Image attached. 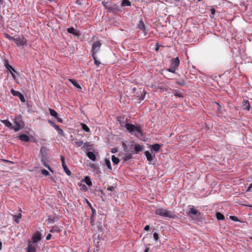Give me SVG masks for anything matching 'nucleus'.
<instances>
[{
  "instance_id": "nucleus-1",
  "label": "nucleus",
  "mask_w": 252,
  "mask_h": 252,
  "mask_svg": "<svg viewBox=\"0 0 252 252\" xmlns=\"http://www.w3.org/2000/svg\"><path fill=\"white\" fill-rule=\"evenodd\" d=\"M125 127L129 132L132 134H134L136 137H139L142 134L140 128L134 126V125L126 124L125 125Z\"/></svg>"
},
{
  "instance_id": "nucleus-2",
  "label": "nucleus",
  "mask_w": 252,
  "mask_h": 252,
  "mask_svg": "<svg viewBox=\"0 0 252 252\" xmlns=\"http://www.w3.org/2000/svg\"><path fill=\"white\" fill-rule=\"evenodd\" d=\"M156 214L160 216L174 219L176 215L172 212L163 208H158L155 211Z\"/></svg>"
},
{
  "instance_id": "nucleus-3",
  "label": "nucleus",
  "mask_w": 252,
  "mask_h": 252,
  "mask_svg": "<svg viewBox=\"0 0 252 252\" xmlns=\"http://www.w3.org/2000/svg\"><path fill=\"white\" fill-rule=\"evenodd\" d=\"M22 117L21 115H19L16 117L14 119V123L15 124V126H14L13 130L16 132L19 130L22 127Z\"/></svg>"
},
{
  "instance_id": "nucleus-4",
  "label": "nucleus",
  "mask_w": 252,
  "mask_h": 252,
  "mask_svg": "<svg viewBox=\"0 0 252 252\" xmlns=\"http://www.w3.org/2000/svg\"><path fill=\"white\" fill-rule=\"evenodd\" d=\"M13 41L18 46H24L27 44V39L23 36H18L14 38Z\"/></svg>"
},
{
  "instance_id": "nucleus-5",
  "label": "nucleus",
  "mask_w": 252,
  "mask_h": 252,
  "mask_svg": "<svg viewBox=\"0 0 252 252\" xmlns=\"http://www.w3.org/2000/svg\"><path fill=\"white\" fill-rule=\"evenodd\" d=\"M146 94V92L145 90L141 88L134 94V95L136 96V97L138 98V100H142L144 99Z\"/></svg>"
},
{
  "instance_id": "nucleus-6",
  "label": "nucleus",
  "mask_w": 252,
  "mask_h": 252,
  "mask_svg": "<svg viewBox=\"0 0 252 252\" xmlns=\"http://www.w3.org/2000/svg\"><path fill=\"white\" fill-rule=\"evenodd\" d=\"M101 46V43L99 41H96L94 42L92 45V54H94V55H96V54L99 50Z\"/></svg>"
},
{
  "instance_id": "nucleus-7",
  "label": "nucleus",
  "mask_w": 252,
  "mask_h": 252,
  "mask_svg": "<svg viewBox=\"0 0 252 252\" xmlns=\"http://www.w3.org/2000/svg\"><path fill=\"white\" fill-rule=\"evenodd\" d=\"M10 92L14 96H18L22 102L25 101L24 95L20 92L15 91L13 89H11Z\"/></svg>"
},
{
  "instance_id": "nucleus-8",
  "label": "nucleus",
  "mask_w": 252,
  "mask_h": 252,
  "mask_svg": "<svg viewBox=\"0 0 252 252\" xmlns=\"http://www.w3.org/2000/svg\"><path fill=\"white\" fill-rule=\"evenodd\" d=\"M61 162H62V165L63 168L64 172L67 175H69V176L70 175L71 172L69 171V170L68 169L67 166L65 164V159H64V158L63 156H61Z\"/></svg>"
},
{
  "instance_id": "nucleus-9",
  "label": "nucleus",
  "mask_w": 252,
  "mask_h": 252,
  "mask_svg": "<svg viewBox=\"0 0 252 252\" xmlns=\"http://www.w3.org/2000/svg\"><path fill=\"white\" fill-rule=\"evenodd\" d=\"M41 234L40 232H37L35 233L32 237V242L36 243L41 240Z\"/></svg>"
},
{
  "instance_id": "nucleus-10",
  "label": "nucleus",
  "mask_w": 252,
  "mask_h": 252,
  "mask_svg": "<svg viewBox=\"0 0 252 252\" xmlns=\"http://www.w3.org/2000/svg\"><path fill=\"white\" fill-rule=\"evenodd\" d=\"M49 111L50 114L52 116H53L54 117H55L57 119L58 122H59L60 123H62L63 121H62V119L58 117V114L55 110H54L51 108H49Z\"/></svg>"
},
{
  "instance_id": "nucleus-11",
  "label": "nucleus",
  "mask_w": 252,
  "mask_h": 252,
  "mask_svg": "<svg viewBox=\"0 0 252 252\" xmlns=\"http://www.w3.org/2000/svg\"><path fill=\"white\" fill-rule=\"evenodd\" d=\"M180 64V60L178 57H176L175 58H173L171 60V65L176 68L177 69L178 67Z\"/></svg>"
},
{
  "instance_id": "nucleus-12",
  "label": "nucleus",
  "mask_w": 252,
  "mask_h": 252,
  "mask_svg": "<svg viewBox=\"0 0 252 252\" xmlns=\"http://www.w3.org/2000/svg\"><path fill=\"white\" fill-rule=\"evenodd\" d=\"M242 107L244 110L249 111L251 108L249 101L247 99H244L242 102Z\"/></svg>"
},
{
  "instance_id": "nucleus-13",
  "label": "nucleus",
  "mask_w": 252,
  "mask_h": 252,
  "mask_svg": "<svg viewBox=\"0 0 252 252\" xmlns=\"http://www.w3.org/2000/svg\"><path fill=\"white\" fill-rule=\"evenodd\" d=\"M4 64L8 72L12 71L14 72H16L15 69L13 68L10 64H9L7 60H5Z\"/></svg>"
},
{
  "instance_id": "nucleus-14",
  "label": "nucleus",
  "mask_w": 252,
  "mask_h": 252,
  "mask_svg": "<svg viewBox=\"0 0 252 252\" xmlns=\"http://www.w3.org/2000/svg\"><path fill=\"white\" fill-rule=\"evenodd\" d=\"M62 231V227L57 225H55L52 226L51 229L50 230V232L51 233H59Z\"/></svg>"
},
{
  "instance_id": "nucleus-15",
  "label": "nucleus",
  "mask_w": 252,
  "mask_h": 252,
  "mask_svg": "<svg viewBox=\"0 0 252 252\" xmlns=\"http://www.w3.org/2000/svg\"><path fill=\"white\" fill-rule=\"evenodd\" d=\"M27 252H36V246L32 245L31 244V242H29Z\"/></svg>"
},
{
  "instance_id": "nucleus-16",
  "label": "nucleus",
  "mask_w": 252,
  "mask_h": 252,
  "mask_svg": "<svg viewBox=\"0 0 252 252\" xmlns=\"http://www.w3.org/2000/svg\"><path fill=\"white\" fill-rule=\"evenodd\" d=\"M137 28L142 30L143 32H145V26L142 19H141L139 21V23L137 26Z\"/></svg>"
},
{
  "instance_id": "nucleus-17",
  "label": "nucleus",
  "mask_w": 252,
  "mask_h": 252,
  "mask_svg": "<svg viewBox=\"0 0 252 252\" xmlns=\"http://www.w3.org/2000/svg\"><path fill=\"white\" fill-rule=\"evenodd\" d=\"M161 145L159 144H154L151 146V150H153L155 152H158L160 148H161Z\"/></svg>"
},
{
  "instance_id": "nucleus-18",
  "label": "nucleus",
  "mask_w": 252,
  "mask_h": 252,
  "mask_svg": "<svg viewBox=\"0 0 252 252\" xmlns=\"http://www.w3.org/2000/svg\"><path fill=\"white\" fill-rule=\"evenodd\" d=\"M1 122L9 129H13L14 127L12 126V124L8 120H2Z\"/></svg>"
},
{
  "instance_id": "nucleus-19",
  "label": "nucleus",
  "mask_w": 252,
  "mask_h": 252,
  "mask_svg": "<svg viewBox=\"0 0 252 252\" xmlns=\"http://www.w3.org/2000/svg\"><path fill=\"white\" fill-rule=\"evenodd\" d=\"M145 155L147 159L151 161L153 159V158L155 157V155H154L153 156L148 151H146L145 152Z\"/></svg>"
},
{
  "instance_id": "nucleus-20",
  "label": "nucleus",
  "mask_w": 252,
  "mask_h": 252,
  "mask_svg": "<svg viewBox=\"0 0 252 252\" xmlns=\"http://www.w3.org/2000/svg\"><path fill=\"white\" fill-rule=\"evenodd\" d=\"M19 138L21 141H25V142H28L30 140L29 137L27 135L25 134H21L19 136Z\"/></svg>"
},
{
  "instance_id": "nucleus-21",
  "label": "nucleus",
  "mask_w": 252,
  "mask_h": 252,
  "mask_svg": "<svg viewBox=\"0 0 252 252\" xmlns=\"http://www.w3.org/2000/svg\"><path fill=\"white\" fill-rule=\"evenodd\" d=\"M67 31L68 33L72 34L74 35H76V36L79 35V34L78 33V32H76V31L74 29V28H73L72 27L68 28L67 30Z\"/></svg>"
},
{
  "instance_id": "nucleus-22",
  "label": "nucleus",
  "mask_w": 252,
  "mask_h": 252,
  "mask_svg": "<svg viewBox=\"0 0 252 252\" xmlns=\"http://www.w3.org/2000/svg\"><path fill=\"white\" fill-rule=\"evenodd\" d=\"M12 216L14 220V221L17 223H19L20 222V219L22 218V214L20 213L18 215H12Z\"/></svg>"
},
{
  "instance_id": "nucleus-23",
  "label": "nucleus",
  "mask_w": 252,
  "mask_h": 252,
  "mask_svg": "<svg viewBox=\"0 0 252 252\" xmlns=\"http://www.w3.org/2000/svg\"><path fill=\"white\" fill-rule=\"evenodd\" d=\"M88 157L93 161L96 160V157L95 154L92 152H88L87 154Z\"/></svg>"
},
{
  "instance_id": "nucleus-24",
  "label": "nucleus",
  "mask_w": 252,
  "mask_h": 252,
  "mask_svg": "<svg viewBox=\"0 0 252 252\" xmlns=\"http://www.w3.org/2000/svg\"><path fill=\"white\" fill-rule=\"evenodd\" d=\"M56 219L57 218L54 216H49L47 220V222L48 224L53 223L56 221Z\"/></svg>"
},
{
  "instance_id": "nucleus-25",
  "label": "nucleus",
  "mask_w": 252,
  "mask_h": 252,
  "mask_svg": "<svg viewBox=\"0 0 252 252\" xmlns=\"http://www.w3.org/2000/svg\"><path fill=\"white\" fill-rule=\"evenodd\" d=\"M78 186L80 188V189L83 191H87L88 190V188L86 186L83 184L82 182H80L78 183Z\"/></svg>"
},
{
  "instance_id": "nucleus-26",
  "label": "nucleus",
  "mask_w": 252,
  "mask_h": 252,
  "mask_svg": "<svg viewBox=\"0 0 252 252\" xmlns=\"http://www.w3.org/2000/svg\"><path fill=\"white\" fill-rule=\"evenodd\" d=\"M69 81L72 83L73 86L77 89L81 90V87L79 84L77 83L76 80L73 79H69Z\"/></svg>"
},
{
  "instance_id": "nucleus-27",
  "label": "nucleus",
  "mask_w": 252,
  "mask_h": 252,
  "mask_svg": "<svg viewBox=\"0 0 252 252\" xmlns=\"http://www.w3.org/2000/svg\"><path fill=\"white\" fill-rule=\"evenodd\" d=\"M41 162L42 163V164L44 165V166L45 167H46V168H48V169L51 172L53 173V169L51 168V167L46 163V161H45V160L43 158H42L41 159Z\"/></svg>"
},
{
  "instance_id": "nucleus-28",
  "label": "nucleus",
  "mask_w": 252,
  "mask_h": 252,
  "mask_svg": "<svg viewBox=\"0 0 252 252\" xmlns=\"http://www.w3.org/2000/svg\"><path fill=\"white\" fill-rule=\"evenodd\" d=\"M84 181L86 183V184L89 186H91L92 185V182L88 176H86L84 179Z\"/></svg>"
},
{
  "instance_id": "nucleus-29",
  "label": "nucleus",
  "mask_w": 252,
  "mask_h": 252,
  "mask_svg": "<svg viewBox=\"0 0 252 252\" xmlns=\"http://www.w3.org/2000/svg\"><path fill=\"white\" fill-rule=\"evenodd\" d=\"M216 218L218 220H224V216L223 214L220 212H217L216 214Z\"/></svg>"
},
{
  "instance_id": "nucleus-30",
  "label": "nucleus",
  "mask_w": 252,
  "mask_h": 252,
  "mask_svg": "<svg viewBox=\"0 0 252 252\" xmlns=\"http://www.w3.org/2000/svg\"><path fill=\"white\" fill-rule=\"evenodd\" d=\"M197 213H198L196 209H195L193 207H192L190 209L189 214V216H191V215H197Z\"/></svg>"
},
{
  "instance_id": "nucleus-31",
  "label": "nucleus",
  "mask_w": 252,
  "mask_h": 252,
  "mask_svg": "<svg viewBox=\"0 0 252 252\" xmlns=\"http://www.w3.org/2000/svg\"><path fill=\"white\" fill-rule=\"evenodd\" d=\"M82 128L86 132H90V130L89 127L85 124L81 123Z\"/></svg>"
},
{
  "instance_id": "nucleus-32",
  "label": "nucleus",
  "mask_w": 252,
  "mask_h": 252,
  "mask_svg": "<svg viewBox=\"0 0 252 252\" xmlns=\"http://www.w3.org/2000/svg\"><path fill=\"white\" fill-rule=\"evenodd\" d=\"M92 57L94 60L95 64L96 65H99L100 64V62L97 59L96 55H94V54H92Z\"/></svg>"
},
{
  "instance_id": "nucleus-33",
  "label": "nucleus",
  "mask_w": 252,
  "mask_h": 252,
  "mask_svg": "<svg viewBox=\"0 0 252 252\" xmlns=\"http://www.w3.org/2000/svg\"><path fill=\"white\" fill-rule=\"evenodd\" d=\"M112 162L115 164H117L119 161H120V160L118 158H117V157H116L115 156L113 155L112 156Z\"/></svg>"
},
{
  "instance_id": "nucleus-34",
  "label": "nucleus",
  "mask_w": 252,
  "mask_h": 252,
  "mask_svg": "<svg viewBox=\"0 0 252 252\" xmlns=\"http://www.w3.org/2000/svg\"><path fill=\"white\" fill-rule=\"evenodd\" d=\"M54 127L58 131L59 134L62 135L63 134V131L60 128L59 126L55 125Z\"/></svg>"
},
{
  "instance_id": "nucleus-35",
  "label": "nucleus",
  "mask_w": 252,
  "mask_h": 252,
  "mask_svg": "<svg viewBox=\"0 0 252 252\" xmlns=\"http://www.w3.org/2000/svg\"><path fill=\"white\" fill-rule=\"evenodd\" d=\"M177 68L171 66L170 65V67L167 69V70L171 73H175L176 72V71L177 70Z\"/></svg>"
},
{
  "instance_id": "nucleus-36",
  "label": "nucleus",
  "mask_w": 252,
  "mask_h": 252,
  "mask_svg": "<svg viewBox=\"0 0 252 252\" xmlns=\"http://www.w3.org/2000/svg\"><path fill=\"white\" fill-rule=\"evenodd\" d=\"M122 4L123 6H130L131 5V3L128 0H123Z\"/></svg>"
},
{
  "instance_id": "nucleus-37",
  "label": "nucleus",
  "mask_w": 252,
  "mask_h": 252,
  "mask_svg": "<svg viewBox=\"0 0 252 252\" xmlns=\"http://www.w3.org/2000/svg\"><path fill=\"white\" fill-rule=\"evenodd\" d=\"M176 84L179 85L184 86L186 85V82L183 79H181L176 81Z\"/></svg>"
},
{
  "instance_id": "nucleus-38",
  "label": "nucleus",
  "mask_w": 252,
  "mask_h": 252,
  "mask_svg": "<svg viewBox=\"0 0 252 252\" xmlns=\"http://www.w3.org/2000/svg\"><path fill=\"white\" fill-rule=\"evenodd\" d=\"M4 37L5 38H6L7 39L10 40H11V41H14V37H12L11 36H10V35H9L8 33H4Z\"/></svg>"
},
{
  "instance_id": "nucleus-39",
  "label": "nucleus",
  "mask_w": 252,
  "mask_h": 252,
  "mask_svg": "<svg viewBox=\"0 0 252 252\" xmlns=\"http://www.w3.org/2000/svg\"><path fill=\"white\" fill-rule=\"evenodd\" d=\"M134 149L137 152H138L141 151L143 150V148L141 146L139 145H136L135 146Z\"/></svg>"
},
{
  "instance_id": "nucleus-40",
  "label": "nucleus",
  "mask_w": 252,
  "mask_h": 252,
  "mask_svg": "<svg viewBox=\"0 0 252 252\" xmlns=\"http://www.w3.org/2000/svg\"><path fill=\"white\" fill-rule=\"evenodd\" d=\"M90 146V145L89 142H86L83 143L82 149H85V150H89V147Z\"/></svg>"
},
{
  "instance_id": "nucleus-41",
  "label": "nucleus",
  "mask_w": 252,
  "mask_h": 252,
  "mask_svg": "<svg viewBox=\"0 0 252 252\" xmlns=\"http://www.w3.org/2000/svg\"><path fill=\"white\" fill-rule=\"evenodd\" d=\"M76 147H81L83 144V142L82 140L77 141L75 142Z\"/></svg>"
},
{
  "instance_id": "nucleus-42",
  "label": "nucleus",
  "mask_w": 252,
  "mask_h": 252,
  "mask_svg": "<svg viewBox=\"0 0 252 252\" xmlns=\"http://www.w3.org/2000/svg\"><path fill=\"white\" fill-rule=\"evenodd\" d=\"M132 158V155L131 154H127L124 158V159L125 161H127L131 159Z\"/></svg>"
},
{
  "instance_id": "nucleus-43",
  "label": "nucleus",
  "mask_w": 252,
  "mask_h": 252,
  "mask_svg": "<svg viewBox=\"0 0 252 252\" xmlns=\"http://www.w3.org/2000/svg\"><path fill=\"white\" fill-rule=\"evenodd\" d=\"M41 173L45 176H47L49 175V172L46 169H43L41 170Z\"/></svg>"
},
{
  "instance_id": "nucleus-44",
  "label": "nucleus",
  "mask_w": 252,
  "mask_h": 252,
  "mask_svg": "<svg viewBox=\"0 0 252 252\" xmlns=\"http://www.w3.org/2000/svg\"><path fill=\"white\" fill-rule=\"evenodd\" d=\"M106 164L108 168L111 169V163L110 161L108 159H106Z\"/></svg>"
},
{
  "instance_id": "nucleus-45",
  "label": "nucleus",
  "mask_w": 252,
  "mask_h": 252,
  "mask_svg": "<svg viewBox=\"0 0 252 252\" xmlns=\"http://www.w3.org/2000/svg\"><path fill=\"white\" fill-rule=\"evenodd\" d=\"M153 237L155 239V240H158V239H159V237H158V235L157 233L155 232L153 234Z\"/></svg>"
},
{
  "instance_id": "nucleus-46",
  "label": "nucleus",
  "mask_w": 252,
  "mask_h": 252,
  "mask_svg": "<svg viewBox=\"0 0 252 252\" xmlns=\"http://www.w3.org/2000/svg\"><path fill=\"white\" fill-rule=\"evenodd\" d=\"M230 219L233 220V221H238V220L237 219V218L235 216H230Z\"/></svg>"
},
{
  "instance_id": "nucleus-47",
  "label": "nucleus",
  "mask_w": 252,
  "mask_h": 252,
  "mask_svg": "<svg viewBox=\"0 0 252 252\" xmlns=\"http://www.w3.org/2000/svg\"><path fill=\"white\" fill-rule=\"evenodd\" d=\"M174 94L175 96H179V97H181L182 96V95L181 93H179L178 91H175L174 93Z\"/></svg>"
},
{
  "instance_id": "nucleus-48",
  "label": "nucleus",
  "mask_w": 252,
  "mask_h": 252,
  "mask_svg": "<svg viewBox=\"0 0 252 252\" xmlns=\"http://www.w3.org/2000/svg\"><path fill=\"white\" fill-rule=\"evenodd\" d=\"M115 188H116V187L109 186V187H108L107 190H109V191H113V190H114Z\"/></svg>"
},
{
  "instance_id": "nucleus-49",
  "label": "nucleus",
  "mask_w": 252,
  "mask_h": 252,
  "mask_svg": "<svg viewBox=\"0 0 252 252\" xmlns=\"http://www.w3.org/2000/svg\"><path fill=\"white\" fill-rule=\"evenodd\" d=\"M94 216H93V215H92V216L91 217V221H90V223L92 225H94Z\"/></svg>"
},
{
  "instance_id": "nucleus-50",
  "label": "nucleus",
  "mask_w": 252,
  "mask_h": 252,
  "mask_svg": "<svg viewBox=\"0 0 252 252\" xmlns=\"http://www.w3.org/2000/svg\"><path fill=\"white\" fill-rule=\"evenodd\" d=\"M159 45L158 44V43H157L156 45L155 51L158 52L159 50Z\"/></svg>"
},
{
  "instance_id": "nucleus-51",
  "label": "nucleus",
  "mask_w": 252,
  "mask_h": 252,
  "mask_svg": "<svg viewBox=\"0 0 252 252\" xmlns=\"http://www.w3.org/2000/svg\"><path fill=\"white\" fill-rule=\"evenodd\" d=\"M51 237H52V235L51 234H48L47 235V236H46V239L47 240H49L51 238Z\"/></svg>"
},
{
  "instance_id": "nucleus-52",
  "label": "nucleus",
  "mask_w": 252,
  "mask_h": 252,
  "mask_svg": "<svg viewBox=\"0 0 252 252\" xmlns=\"http://www.w3.org/2000/svg\"><path fill=\"white\" fill-rule=\"evenodd\" d=\"M144 230L148 231L150 229V226L149 225H146L144 227Z\"/></svg>"
},
{
  "instance_id": "nucleus-53",
  "label": "nucleus",
  "mask_w": 252,
  "mask_h": 252,
  "mask_svg": "<svg viewBox=\"0 0 252 252\" xmlns=\"http://www.w3.org/2000/svg\"><path fill=\"white\" fill-rule=\"evenodd\" d=\"M117 152V149L116 148H114L111 149V152L112 153H116Z\"/></svg>"
},
{
  "instance_id": "nucleus-54",
  "label": "nucleus",
  "mask_w": 252,
  "mask_h": 252,
  "mask_svg": "<svg viewBox=\"0 0 252 252\" xmlns=\"http://www.w3.org/2000/svg\"><path fill=\"white\" fill-rule=\"evenodd\" d=\"M216 10L215 8H211V13L212 15H214L215 13Z\"/></svg>"
},
{
  "instance_id": "nucleus-55",
  "label": "nucleus",
  "mask_w": 252,
  "mask_h": 252,
  "mask_svg": "<svg viewBox=\"0 0 252 252\" xmlns=\"http://www.w3.org/2000/svg\"><path fill=\"white\" fill-rule=\"evenodd\" d=\"M49 123L53 127H54V126L55 125H56L53 122H52V121H48Z\"/></svg>"
},
{
  "instance_id": "nucleus-56",
  "label": "nucleus",
  "mask_w": 252,
  "mask_h": 252,
  "mask_svg": "<svg viewBox=\"0 0 252 252\" xmlns=\"http://www.w3.org/2000/svg\"><path fill=\"white\" fill-rule=\"evenodd\" d=\"M10 73H11V75H12V76L14 80H15V79H16V76H15V75L14 74V73L13 72H12V71H10Z\"/></svg>"
},
{
  "instance_id": "nucleus-57",
  "label": "nucleus",
  "mask_w": 252,
  "mask_h": 252,
  "mask_svg": "<svg viewBox=\"0 0 252 252\" xmlns=\"http://www.w3.org/2000/svg\"><path fill=\"white\" fill-rule=\"evenodd\" d=\"M121 117H118L117 118V121L119 122V123L121 124V126H123V125H122V124H121Z\"/></svg>"
},
{
  "instance_id": "nucleus-58",
  "label": "nucleus",
  "mask_w": 252,
  "mask_h": 252,
  "mask_svg": "<svg viewBox=\"0 0 252 252\" xmlns=\"http://www.w3.org/2000/svg\"><path fill=\"white\" fill-rule=\"evenodd\" d=\"M91 209L92 211V215H93V216H94V214H95V210L94 208H93L92 207H91Z\"/></svg>"
},
{
  "instance_id": "nucleus-59",
  "label": "nucleus",
  "mask_w": 252,
  "mask_h": 252,
  "mask_svg": "<svg viewBox=\"0 0 252 252\" xmlns=\"http://www.w3.org/2000/svg\"><path fill=\"white\" fill-rule=\"evenodd\" d=\"M132 92H133L134 94H135V93H136V92H136L137 90H136V89L135 87H134V88H133L132 89Z\"/></svg>"
},
{
  "instance_id": "nucleus-60",
  "label": "nucleus",
  "mask_w": 252,
  "mask_h": 252,
  "mask_svg": "<svg viewBox=\"0 0 252 252\" xmlns=\"http://www.w3.org/2000/svg\"><path fill=\"white\" fill-rule=\"evenodd\" d=\"M86 202L87 203V204L91 207H92L91 204L89 202V201L87 199H86Z\"/></svg>"
},
{
  "instance_id": "nucleus-61",
  "label": "nucleus",
  "mask_w": 252,
  "mask_h": 252,
  "mask_svg": "<svg viewBox=\"0 0 252 252\" xmlns=\"http://www.w3.org/2000/svg\"><path fill=\"white\" fill-rule=\"evenodd\" d=\"M251 189H252V188H250V187L249 186V187H248V188L247 189V192H250V191H251Z\"/></svg>"
},
{
  "instance_id": "nucleus-62",
  "label": "nucleus",
  "mask_w": 252,
  "mask_h": 252,
  "mask_svg": "<svg viewBox=\"0 0 252 252\" xmlns=\"http://www.w3.org/2000/svg\"><path fill=\"white\" fill-rule=\"evenodd\" d=\"M2 249V243L0 240V251Z\"/></svg>"
},
{
  "instance_id": "nucleus-63",
  "label": "nucleus",
  "mask_w": 252,
  "mask_h": 252,
  "mask_svg": "<svg viewBox=\"0 0 252 252\" xmlns=\"http://www.w3.org/2000/svg\"><path fill=\"white\" fill-rule=\"evenodd\" d=\"M149 249L148 248H146L144 251V252H148Z\"/></svg>"
},
{
  "instance_id": "nucleus-64",
  "label": "nucleus",
  "mask_w": 252,
  "mask_h": 252,
  "mask_svg": "<svg viewBox=\"0 0 252 252\" xmlns=\"http://www.w3.org/2000/svg\"><path fill=\"white\" fill-rule=\"evenodd\" d=\"M45 148H44V147H42V148H41V149H40V152H42L43 151V150H45Z\"/></svg>"
}]
</instances>
